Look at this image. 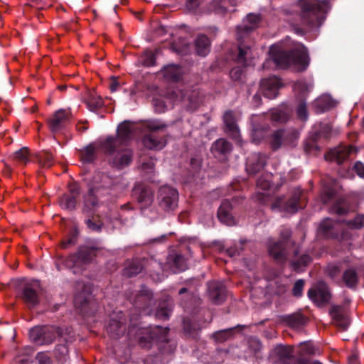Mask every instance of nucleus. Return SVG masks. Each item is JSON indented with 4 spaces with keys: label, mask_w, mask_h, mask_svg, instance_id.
<instances>
[{
    "label": "nucleus",
    "mask_w": 364,
    "mask_h": 364,
    "mask_svg": "<svg viewBox=\"0 0 364 364\" xmlns=\"http://www.w3.org/2000/svg\"><path fill=\"white\" fill-rule=\"evenodd\" d=\"M113 179L107 174L95 171L87 183V191L82 196V213H95L103 204V198L109 193Z\"/></svg>",
    "instance_id": "f257e3e1"
},
{
    "label": "nucleus",
    "mask_w": 364,
    "mask_h": 364,
    "mask_svg": "<svg viewBox=\"0 0 364 364\" xmlns=\"http://www.w3.org/2000/svg\"><path fill=\"white\" fill-rule=\"evenodd\" d=\"M269 56L275 65L282 68L295 65L300 71H304L309 64L308 50L303 45L291 50L285 49L282 45H272L269 48Z\"/></svg>",
    "instance_id": "f03ea898"
},
{
    "label": "nucleus",
    "mask_w": 364,
    "mask_h": 364,
    "mask_svg": "<svg viewBox=\"0 0 364 364\" xmlns=\"http://www.w3.org/2000/svg\"><path fill=\"white\" fill-rule=\"evenodd\" d=\"M178 301L183 310L191 315V317L186 316L183 319L184 332L189 336L195 338L201 328L200 324L194 316L198 313L200 299L193 291L192 287H183L178 291Z\"/></svg>",
    "instance_id": "7ed1b4c3"
},
{
    "label": "nucleus",
    "mask_w": 364,
    "mask_h": 364,
    "mask_svg": "<svg viewBox=\"0 0 364 364\" xmlns=\"http://www.w3.org/2000/svg\"><path fill=\"white\" fill-rule=\"evenodd\" d=\"M298 6L300 9V18L305 28H296V32L304 35L307 30L321 26L324 18L323 14L329 6L328 0L320 2L318 0H299Z\"/></svg>",
    "instance_id": "20e7f679"
},
{
    "label": "nucleus",
    "mask_w": 364,
    "mask_h": 364,
    "mask_svg": "<svg viewBox=\"0 0 364 364\" xmlns=\"http://www.w3.org/2000/svg\"><path fill=\"white\" fill-rule=\"evenodd\" d=\"M168 331V328H163L161 326H149L137 328L135 334L138 343L141 348L150 349L154 344H156L161 351L171 353L175 350L176 345L169 344L168 349H166L165 346L169 343Z\"/></svg>",
    "instance_id": "39448f33"
},
{
    "label": "nucleus",
    "mask_w": 364,
    "mask_h": 364,
    "mask_svg": "<svg viewBox=\"0 0 364 364\" xmlns=\"http://www.w3.org/2000/svg\"><path fill=\"white\" fill-rule=\"evenodd\" d=\"M259 22V15L249 14L242 24L237 26L239 46L238 53L235 60L237 63L242 64L243 67L250 65L252 58V46L245 43V39L258 27Z\"/></svg>",
    "instance_id": "423d86ee"
},
{
    "label": "nucleus",
    "mask_w": 364,
    "mask_h": 364,
    "mask_svg": "<svg viewBox=\"0 0 364 364\" xmlns=\"http://www.w3.org/2000/svg\"><path fill=\"white\" fill-rule=\"evenodd\" d=\"M143 127L148 131L142 139L144 145L149 149L161 150L166 144L165 129L167 125L159 119L144 121Z\"/></svg>",
    "instance_id": "0eeeda50"
},
{
    "label": "nucleus",
    "mask_w": 364,
    "mask_h": 364,
    "mask_svg": "<svg viewBox=\"0 0 364 364\" xmlns=\"http://www.w3.org/2000/svg\"><path fill=\"white\" fill-rule=\"evenodd\" d=\"M99 249L95 246L81 245L77 252L70 255L67 257H58L55 261V267L58 271L63 267L71 269L76 266L90 263L96 256Z\"/></svg>",
    "instance_id": "6e6552de"
},
{
    "label": "nucleus",
    "mask_w": 364,
    "mask_h": 364,
    "mask_svg": "<svg viewBox=\"0 0 364 364\" xmlns=\"http://www.w3.org/2000/svg\"><path fill=\"white\" fill-rule=\"evenodd\" d=\"M280 239L279 241L269 243L268 252L269 255L278 263L287 261L289 254V249L295 245L291 240L292 232L289 228L283 226L280 230Z\"/></svg>",
    "instance_id": "1a4fd4ad"
},
{
    "label": "nucleus",
    "mask_w": 364,
    "mask_h": 364,
    "mask_svg": "<svg viewBox=\"0 0 364 364\" xmlns=\"http://www.w3.org/2000/svg\"><path fill=\"white\" fill-rule=\"evenodd\" d=\"M134 132L133 126L128 121L119 124L117 130L116 136H108L101 142L100 149L104 153H112L117 146H126L131 140Z\"/></svg>",
    "instance_id": "9d476101"
},
{
    "label": "nucleus",
    "mask_w": 364,
    "mask_h": 364,
    "mask_svg": "<svg viewBox=\"0 0 364 364\" xmlns=\"http://www.w3.org/2000/svg\"><path fill=\"white\" fill-rule=\"evenodd\" d=\"M63 335V329L55 326H36L29 331L31 340L37 345H50Z\"/></svg>",
    "instance_id": "9b49d317"
},
{
    "label": "nucleus",
    "mask_w": 364,
    "mask_h": 364,
    "mask_svg": "<svg viewBox=\"0 0 364 364\" xmlns=\"http://www.w3.org/2000/svg\"><path fill=\"white\" fill-rule=\"evenodd\" d=\"M178 197L176 189L169 186H161L157 194L159 207L166 213L173 212L178 208Z\"/></svg>",
    "instance_id": "f8f14e48"
},
{
    "label": "nucleus",
    "mask_w": 364,
    "mask_h": 364,
    "mask_svg": "<svg viewBox=\"0 0 364 364\" xmlns=\"http://www.w3.org/2000/svg\"><path fill=\"white\" fill-rule=\"evenodd\" d=\"M353 147L341 146L329 150L325 154L326 161L336 162L338 165H343L339 171L341 176L347 177L350 171V165L348 164L349 156L352 152Z\"/></svg>",
    "instance_id": "ddd939ff"
},
{
    "label": "nucleus",
    "mask_w": 364,
    "mask_h": 364,
    "mask_svg": "<svg viewBox=\"0 0 364 364\" xmlns=\"http://www.w3.org/2000/svg\"><path fill=\"white\" fill-rule=\"evenodd\" d=\"M71 117L72 114L68 109H60L57 110L48 120L50 131L53 134L61 133L70 124Z\"/></svg>",
    "instance_id": "4468645a"
},
{
    "label": "nucleus",
    "mask_w": 364,
    "mask_h": 364,
    "mask_svg": "<svg viewBox=\"0 0 364 364\" xmlns=\"http://www.w3.org/2000/svg\"><path fill=\"white\" fill-rule=\"evenodd\" d=\"M19 298L27 307H36L40 303V290L38 283H26L19 290Z\"/></svg>",
    "instance_id": "2eb2a0df"
},
{
    "label": "nucleus",
    "mask_w": 364,
    "mask_h": 364,
    "mask_svg": "<svg viewBox=\"0 0 364 364\" xmlns=\"http://www.w3.org/2000/svg\"><path fill=\"white\" fill-rule=\"evenodd\" d=\"M124 146L119 145L112 153H105L109 156V161L112 166L119 170L129 166L132 160V151Z\"/></svg>",
    "instance_id": "dca6fc26"
},
{
    "label": "nucleus",
    "mask_w": 364,
    "mask_h": 364,
    "mask_svg": "<svg viewBox=\"0 0 364 364\" xmlns=\"http://www.w3.org/2000/svg\"><path fill=\"white\" fill-rule=\"evenodd\" d=\"M81 192V187L77 183L70 184L68 192L63 194L59 198L60 206L69 211L75 210Z\"/></svg>",
    "instance_id": "f3484780"
},
{
    "label": "nucleus",
    "mask_w": 364,
    "mask_h": 364,
    "mask_svg": "<svg viewBox=\"0 0 364 364\" xmlns=\"http://www.w3.org/2000/svg\"><path fill=\"white\" fill-rule=\"evenodd\" d=\"M293 350L291 346L277 344L271 350L269 361L272 364H291L294 358Z\"/></svg>",
    "instance_id": "a211bd4d"
},
{
    "label": "nucleus",
    "mask_w": 364,
    "mask_h": 364,
    "mask_svg": "<svg viewBox=\"0 0 364 364\" xmlns=\"http://www.w3.org/2000/svg\"><path fill=\"white\" fill-rule=\"evenodd\" d=\"M132 196L141 209L147 208L154 201V192L151 188L144 183H136L134 186Z\"/></svg>",
    "instance_id": "6ab92c4d"
},
{
    "label": "nucleus",
    "mask_w": 364,
    "mask_h": 364,
    "mask_svg": "<svg viewBox=\"0 0 364 364\" xmlns=\"http://www.w3.org/2000/svg\"><path fill=\"white\" fill-rule=\"evenodd\" d=\"M74 305L82 316H92L97 309L90 294L79 293L75 295Z\"/></svg>",
    "instance_id": "aec40b11"
},
{
    "label": "nucleus",
    "mask_w": 364,
    "mask_h": 364,
    "mask_svg": "<svg viewBox=\"0 0 364 364\" xmlns=\"http://www.w3.org/2000/svg\"><path fill=\"white\" fill-rule=\"evenodd\" d=\"M126 321L125 315L122 311L114 314L106 326V331L110 337L117 339L122 336L126 331Z\"/></svg>",
    "instance_id": "412c9836"
},
{
    "label": "nucleus",
    "mask_w": 364,
    "mask_h": 364,
    "mask_svg": "<svg viewBox=\"0 0 364 364\" xmlns=\"http://www.w3.org/2000/svg\"><path fill=\"white\" fill-rule=\"evenodd\" d=\"M305 205L306 201L300 189H295L291 197L282 205L279 200L274 204V206L282 207L284 210L290 213H296L299 209L304 208Z\"/></svg>",
    "instance_id": "4be33fe9"
},
{
    "label": "nucleus",
    "mask_w": 364,
    "mask_h": 364,
    "mask_svg": "<svg viewBox=\"0 0 364 364\" xmlns=\"http://www.w3.org/2000/svg\"><path fill=\"white\" fill-rule=\"evenodd\" d=\"M154 304L152 293L147 289L139 292L134 298L133 305L140 315H151Z\"/></svg>",
    "instance_id": "5701e85b"
},
{
    "label": "nucleus",
    "mask_w": 364,
    "mask_h": 364,
    "mask_svg": "<svg viewBox=\"0 0 364 364\" xmlns=\"http://www.w3.org/2000/svg\"><path fill=\"white\" fill-rule=\"evenodd\" d=\"M233 149L232 144L225 138L215 140L211 145L210 151L215 159L225 161Z\"/></svg>",
    "instance_id": "b1692460"
},
{
    "label": "nucleus",
    "mask_w": 364,
    "mask_h": 364,
    "mask_svg": "<svg viewBox=\"0 0 364 364\" xmlns=\"http://www.w3.org/2000/svg\"><path fill=\"white\" fill-rule=\"evenodd\" d=\"M283 86L281 80L276 76H271L262 79L260 82V88L265 97L274 99L279 94V90Z\"/></svg>",
    "instance_id": "393cba45"
},
{
    "label": "nucleus",
    "mask_w": 364,
    "mask_h": 364,
    "mask_svg": "<svg viewBox=\"0 0 364 364\" xmlns=\"http://www.w3.org/2000/svg\"><path fill=\"white\" fill-rule=\"evenodd\" d=\"M309 298L318 305H324L331 299V293L328 287L323 282L318 284L315 288L308 291Z\"/></svg>",
    "instance_id": "a878e982"
},
{
    "label": "nucleus",
    "mask_w": 364,
    "mask_h": 364,
    "mask_svg": "<svg viewBox=\"0 0 364 364\" xmlns=\"http://www.w3.org/2000/svg\"><path fill=\"white\" fill-rule=\"evenodd\" d=\"M267 155L264 154H251L247 159L246 171L249 174H256L264 168L267 163Z\"/></svg>",
    "instance_id": "bb28decb"
},
{
    "label": "nucleus",
    "mask_w": 364,
    "mask_h": 364,
    "mask_svg": "<svg viewBox=\"0 0 364 364\" xmlns=\"http://www.w3.org/2000/svg\"><path fill=\"white\" fill-rule=\"evenodd\" d=\"M296 137L295 132L278 129L272 134L270 144L272 149L275 151L279 149L282 145L289 144Z\"/></svg>",
    "instance_id": "cd10ccee"
},
{
    "label": "nucleus",
    "mask_w": 364,
    "mask_h": 364,
    "mask_svg": "<svg viewBox=\"0 0 364 364\" xmlns=\"http://www.w3.org/2000/svg\"><path fill=\"white\" fill-rule=\"evenodd\" d=\"M203 95L198 89L189 90L183 95L181 100L190 112L196 111L203 102Z\"/></svg>",
    "instance_id": "c85d7f7f"
},
{
    "label": "nucleus",
    "mask_w": 364,
    "mask_h": 364,
    "mask_svg": "<svg viewBox=\"0 0 364 364\" xmlns=\"http://www.w3.org/2000/svg\"><path fill=\"white\" fill-rule=\"evenodd\" d=\"M208 294L213 304H221L226 298L225 287L220 282H210L208 283Z\"/></svg>",
    "instance_id": "c756f323"
},
{
    "label": "nucleus",
    "mask_w": 364,
    "mask_h": 364,
    "mask_svg": "<svg viewBox=\"0 0 364 364\" xmlns=\"http://www.w3.org/2000/svg\"><path fill=\"white\" fill-rule=\"evenodd\" d=\"M359 281L360 277L357 269L350 267L343 272L341 279H338L337 284L344 285L347 288L354 290L357 288Z\"/></svg>",
    "instance_id": "7c9ffc66"
},
{
    "label": "nucleus",
    "mask_w": 364,
    "mask_h": 364,
    "mask_svg": "<svg viewBox=\"0 0 364 364\" xmlns=\"http://www.w3.org/2000/svg\"><path fill=\"white\" fill-rule=\"evenodd\" d=\"M333 323L343 331H346L349 326V320L345 309L338 305L333 306L329 310Z\"/></svg>",
    "instance_id": "2f4dec72"
},
{
    "label": "nucleus",
    "mask_w": 364,
    "mask_h": 364,
    "mask_svg": "<svg viewBox=\"0 0 364 364\" xmlns=\"http://www.w3.org/2000/svg\"><path fill=\"white\" fill-rule=\"evenodd\" d=\"M223 122L225 125V132L232 139L237 140L240 139V133L239 127L236 123L234 112L231 110H228L223 115Z\"/></svg>",
    "instance_id": "473e14b6"
},
{
    "label": "nucleus",
    "mask_w": 364,
    "mask_h": 364,
    "mask_svg": "<svg viewBox=\"0 0 364 364\" xmlns=\"http://www.w3.org/2000/svg\"><path fill=\"white\" fill-rule=\"evenodd\" d=\"M282 323L291 328H299L305 326L308 322V318L301 311L291 314L284 315L281 318Z\"/></svg>",
    "instance_id": "72a5a7b5"
},
{
    "label": "nucleus",
    "mask_w": 364,
    "mask_h": 364,
    "mask_svg": "<svg viewBox=\"0 0 364 364\" xmlns=\"http://www.w3.org/2000/svg\"><path fill=\"white\" fill-rule=\"evenodd\" d=\"M167 264L171 271L174 273H178L185 271L187 269L186 259L181 254L173 252L167 257Z\"/></svg>",
    "instance_id": "f704fd0d"
},
{
    "label": "nucleus",
    "mask_w": 364,
    "mask_h": 364,
    "mask_svg": "<svg viewBox=\"0 0 364 364\" xmlns=\"http://www.w3.org/2000/svg\"><path fill=\"white\" fill-rule=\"evenodd\" d=\"M236 0H212L207 6L208 12L217 14H225L229 7L235 6Z\"/></svg>",
    "instance_id": "c9c22d12"
},
{
    "label": "nucleus",
    "mask_w": 364,
    "mask_h": 364,
    "mask_svg": "<svg viewBox=\"0 0 364 364\" xmlns=\"http://www.w3.org/2000/svg\"><path fill=\"white\" fill-rule=\"evenodd\" d=\"M232 209L231 203L225 200L222 202L218 210V218L220 222L228 225H233L235 220L230 212Z\"/></svg>",
    "instance_id": "e433bc0d"
},
{
    "label": "nucleus",
    "mask_w": 364,
    "mask_h": 364,
    "mask_svg": "<svg viewBox=\"0 0 364 364\" xmlns=\"http://www.w3.org/2000/svg\"><path fill=\"white\" fill-rule=\"evenodd\" d=\"M294 258L291 261V266L293 269L297 272L304 271L305 268L311 262L312 258L309 254H302L299 255V250L295 249L294 250Z\"/></svg>",
    "instance_id": "4c0bfd02"
},
{
    "label": "nucleus",
    "mask_w": 364,
    "mask_h": 364,
    "mask_svg": "<svg viewBox=\"0 0 364 364\" xmlns=\"http://www.w3.org/2000/svg\"><path fill=\"white\" fill-rule=\"evenodd\" d=\"M86 215L87 216L84 220V223L87 230L90 232H101L104 227V223L101 219V216L95 213Z\"/></svg>",
    "instance_id": "58836bf2"
},
{
    "label": "nucleus",
    "mask_w": 364,
    "mask_h": 364,
    "mask_svg": "<svg viewBox=\"0 0 364 364\" xmlns=\"http://www.w3.org/2000/svg\"><path fill=\"white\" fill-rule=\"evenodd\" d=\"M210 39L204 34L198 35L195 39V50L200 56H206L210 51Z\"/></svg>",
    "instance_id": "ea45409f"
},
{
    "label": "nucleus",
    "mask_w": 364,
    "mask_h": 364,
    "mask_svg": "<svg viewBox=\"0 0 364 364\" xmlns=\"http://www.w3.org/2000/svg\"><path fill=\"white\" fill-rule=\"evenodd\" d=\"M145 267V261L140 259H134L127 262L123 269V274L127 277H132L139 274Z\"/></svg>",
    "instance_id": "a19ab883"
},
{
    "label": "nucleus",
    "mask_w": 364,
    "mask_h": 364,
    "mask_svg": "<svg viewBox=\"0 0 364 364\" xmlns=\"http://www.w3.org/2000/svg\"><path fill=\"white\" fill-rule=\"evenodd\" d=\"M80 158L82 164H92L97 158L95 146L90 143L84 149L80 150Z\"/></svg>",
    "instance_id": "79ce46f5"
},
{
    "label": "nucleus",
    "mask_w": 364,
    "mask_h": 364,
    "mask_svg": "<svg viewBox=\"0 0 364 364\" xmlns=\"http://www.w3.org/2000/svg\"><path fill=\"white\" fill-rule=\"evenodd\" d=\"M334 222L329 218L323 219L318 228V234L323 237L329 238L335 237L333 231Z\"/></svg>",
    "instance_id": "37998d69"
},
{
    "label": "nucleus",
    "mask_w": 364,
    "mask_h": 364,
    "mask_svg": "<svg viewBox=\"0 0 364 364\" xmlns=\"http://www.w3.org/2000/svg\"><path fill=\"white\" fill-rule=\"evenodd\" d=\"M237 328H242V326L240 325H237V326L233 328H229L218 331L213 334V338L217 343H224L233 336L235 331Z\"/></svg>",
    "instance_id": "c03bdc74"
},
{
    "label": "nucleus",
    "mask_w": 364,
    "mask_h": 364,
    "mask_svg": "<svg viewBox=\"0 0 364 364\" xmlns=\"http://www.w3.org/2000/svg\"><path fill=\"white\" fill-rule=\"evenodd\" d=\"M164 73L167 79L178 82L181 78V68L176 65H169L164 68Z\"/></svg>",
    "instance_id": "a18cd8bd"
},
{
    "label": "nucleus",
    "mask_w": 364,
    "mask_h": 364,
    "mask_svg": "<svg viewBox=\"0 0 364 364\" xmlns=\"http://www.w3.org/2000/svg\"><path fill=\"white\" fill-rule=\"evenodd\" d=\"M37 161L38 164L43 168H50L54 164V156L50 151H42L37 155Z\"/></svg>",
    "instance_id": "49530a36"
},
{
    "label": "nucleus",
    "mask_w": 364,
    "mask_h": 364,
    "mask_svg": "<svg viewBox=\"0 0 364 364\" xmlns=\"http://www.w3.org/2000/svg\"><path fill=\"white\" fill-rule=\"evenodd\" d=\"M331 211L338 215H344L349 211V203L345 198H340L331 206Z\"/></svg>",
    "instance_id": "de8ad7c7"
},
{
    "label": "nucleus",
    "mask_w": 364,
    "mask_h": 364,
    "mask_svg": "<svg viewBox=\"0 0 364 364\" xmlns=\"http://www.w3.org/2000/svg\"><path fill=\"white\" fill-rule=\"evenodd\" d=\"M172 312V306L168 303H161L154 313L155 317L159 320H168Z\"/></svg>",
    "instance_id": "09e8293b"
},
{
    "label": "nucleus",
    "mask_w": 364,
    "mask_h": 364,
    "mask_svg": "<svg viewBox=\"0 0 364 364\" xmlns=\"http://www.w3.org/2000/svg\"><path fill=\"white\" fill-rule=\"evenodd\" d=\"M88 109L91 111H95L103 106V100L100 96L94 92H90L85 101Z\"/></svg>",
    "instance_id": "8fccbe9b"
},
{
    "label": "nucleus",
    "mask_w": 364,
    "mask_h": 364,
    "mask_svg": "<svg viewBox=\"0 0 364 364\" xmlns=\"http://www.w3.org/2000/svg\"><path fill=\"white\" fill-rule=\"evenodd\" d=\"M318 139L313 133L311 134L304 143V151L306 154H316L319 151V146L317 145Z\"/></svg>",
    "instance_id": "3c124183"
},
{
    "label": "nucleus",
    "mask_w": 364,
    "mask_h": 364,
    "mask_svg": "<svg viewBox=\"0 0 364 364\" xmlns=\"http://www.w3.org/2000/svg\"><path fill=\"white\" fill-rule=\"evenodd\" d=\"M14 161L19 164L26 165L29 161V151L27 147H23L12 155Z\"/></svg>",
    "instance_id": "603ef678"
},
{
    "label": "nucleus",
    "mask_w": 364,
    "mask_h": 364,
    "mask_svg": "<svg viewBox=\"0 0 364 364\" xmlns=\"http://www.w3.org/2000/svg\"><path fill=\"white\" fill-rule=\"evenodd\" d=\"M68 353V347L65 343L57 345L54 350L55 357L62 363L67 360Z\"/></svg>",
    "instance_id": "864d4df0"
},
{
    "label": "nucleus",
    "mask_w": 364,
    "mask_h": 364,
    "mask_svg": "<svg viewBox=\"0 0 364 364\" xmlns=\"http://www.w3.org/2000/svg\"><path fill=\"white\" fill-rule=\"evenodd\" d=\"M78 233L79 232L76 228L72 229L68 233V238L63 240L61 242V247L66 249L72 245H75L77 242Z\"/></svg>",
    "instance_id": "5fc2aeb1"
},
{
    "label": "nucleus",
    "mask_w": 364,
    "mask_h": 364,
    "mask_svg": "<svg viewBox=\"0 0 364 364\" xmlns=\"http://www.w3.org/2000/svg\"><path fill=\"white\" fill-rule=\"evenodd\" d=\"M270 118L272 121L284 123L286 122L289 119V114L287 111L276 109H273L270 113Z\"/></svg>",
    "instance_id": "6e6d98bb"
},
{
    "label": "nucleus",
    "mask_w": 364,
    "mask_h": 364,
    "mask_svg": "<svg viewBox=\"0 0 364 364\" xmlns=\"http://www.w3.org/2000/svg\"><path fill=\"white\" fill-rule=\"evenodd\" d=\"M315 106L321 112L328 110L332 107L331 99L328 96H322L315 101Z\"/></svg>",
    "instance_id": "4d7b16f0"
},
{
    "label": "nucleus",
    "mask_w": 364,
    "mask_h": 364,
    "mask_svg": "<svg viewBox=\"0 0 364 364\" xmlns=\"http://www.w3.org/2000/svg\"><path fill=\"white\" fill-rule=\"evenodd\" d=\"M294 90L298 92L299 100L304 99L309 92V85L303 80L297 81L294 85Z\"/></svg>",
    "instance_id": "13d9d810"
},
{
    "label": "nucleus",
    "mask_w": 364,
    "mask_h": 364,
    "mask_svg": "<svg viewBox=\"0 0 364 364\" xmlns=\"http://www.w3.org/2000/svg\"><path fill=\"white\" fill-rule=\"evenodd\" d=\"M346 224L351 229H361L364 227V215L358 214L353 220H346Z\"/></svg>",
    "instance_id": "bf43d9fd"
},
{
    "label": "nucleus",
    "mask_w": 364,
    "mask_h": 364,
    "mask_svg": "<svg viewBox=\"0 0 364 364\" xmlns=\"http://www.w3.org/2000/svg\"><path fill=\"white\" fill-rule=\"evenodd\" d=\"M296 114L301 120L306 121L308 119L307 107L304 99L299 100L296 107Z\"/></svg>",
    "instance_id": "052dcab7"
},
{
    "label": "nucleus",
    "mask_w": 364,
    "mask_h": 364,
    "mask_svg": "<svg viewBox=\"0 0 364 364\" xmlns=\"http://www.w3.org/2000/svg\"><path fill=\"white\" fill-rule=\"evenodd\" d=\"M156 56L151 51L144 52L141 57V62L144 66L150 67L155 65Z\"/></svg>",
    "instance_id": "680f3d73"
},
{
    "label": "nucleus",
    "mask_w": 364,
    "mask_h": 364,
    "mask_svg": "<svg viewBox=\"0 0 364 364\" xmlns=\"http://www.w3.org/2000/svg\"><path fill=\"white\" fill-rule=\"evenodd\" d=\"M315 137L319 139L321 137L328 138L331 133V127L328 124L321 125L318 129L312 132Z\"/></svg>",
    "instance_id": "e2e57ef3"
},
{
    "label": "nucleus",
    "mask_w": 364,
    "mask_h": 364,
    "mask_svg": "<svg viewBox=\"0 0 364 364\" xmlns=\"http://www.w3.org/2000/svg\"><path fill=\"white\" fill-rule=\"evenodd\" d=\"M327 274L335 282L337 283L338 279H341L339 277L341 273V269L338 266L334 264H330L327 267Z\"/></svg>",
    "instance_id": "0e129e2a"
},
{
    "label": "nucleus",
    "mask_w": 364,
    "mask_h": 364,
    "mask_svg": "<svg viewBox=\"0 0 364 364\" xmlns=\"http://www.w3.org/2000/svg\"><path fill=\"white\" fill-rule=\"evenodd\" d=\"M304 287V280H297L292 288V294L294 296L299 298L303 294V290Z\"/></svg>",
    "instance_id": "69168bd1"
},
{
    "label": "nucleus",
    "mask_w": 364,
    "mask_h": 364,
    "mask_svg": "<svg viewBox=\"0 0 364 364\" xmlns=\"http://www.w3.org/2000/svg\"><path fill=\"white\" fill-rule=\"evenodd\" d=\"M262 346L261 341L256 337H252L248 340V347L255 353L260 351Z\"/></svg>",
    "instance_id": "338daca9"
},
{
    "label": "nucleus",
    "mask_w": 364,
    "mask_h": 364,
    "mask_svg": "<svg viewBox=\"0 0 364 364\" xmlns=\"http://www.w3.org/2000/svg\"><path fill=\"white\" fill-rule=\"evenodd\" d=\"M243 71V68L241 66L234 67L230 71V77L232 80H240L242 75Z\"/></svg>",
    "instance_id": "774afa93"
}]
</instances>
